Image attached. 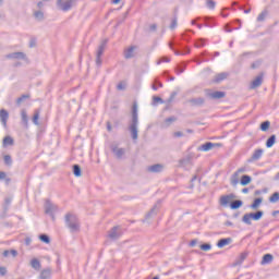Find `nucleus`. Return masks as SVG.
<instances>
[{
    "instance_id": "1",
    "label": "nucleus",
    "mask_w": 279,
    "mask_h": 279,
    "mask_svg": "<svg viewBox=\"0 0 279 279\" xmlns=\"http://www.w3.org/2000/svg\"><path fill=\"white\" fill-rule=\"evenodd\" d=\"M129 132L131 133V138L133 141H138V105L133 104L132 117L129 124Z\"/></svg>"
},
{
    "instance_id": "2",
    "label": "nucleus",
    "mask_w": 279,
    "mask_h": 279,
    "mask_svg": "<svg viewBox=\"0 0 279 279\" xmlns=\"http://www.w3.org/2000/svg\"><path fill=\"white\" fill-rule=\"evenodd\" d=\"M64 221L66 228L70 229V232H80V219H77V216L73 214H66L64 216Z\"/></svg>"
},
{
    "instance_id": "3",
    "label": "nucleus",
    "mask_w": 279,
    "mask_h": 279,
    "mask_svg": "<svg viewBox=\"0 0 279 279\" xmlns=\"http://www.w3.org/2000/svg\"><path fill=\"white\" fill-rule=\"evenodd\" d=\"M263 215H265V211L263 210L244 214L242 217V222L246 226H252V221H260V219H263Z\"/></svg>"
},
{
    "instance_id": "4",
    "label": "nucleus",
    "mask_w": 279,
    "mask_h": 279,
    "mask_svg": "<svg viewBox=\"0 0 279 279\" xmlns=\"http://www.w3.org/2000/svg\"><path fill=\"white\" fill-rule=\"evenodd\" d=\"M76 1L75 0H57L56 5L58 10H61V12H69L75 5Z\"/></svg>"
},
{
    "instance_id": "5",
    "label": "nucleus",
    "mask_w": 279,
    "mask_h": 279,
    "mask_svg": "<svg viewBox=\"0 0 279 279\" xmlns=\"http://www.w3.org/2000/svg\"><path fill=\"white\" fill-rule=\"evenodd\" d=\"M158 210H160V201H158L157 204H155L153 208L145 215L143 223H149V220L158 215Z\"/></svg>"
},
{
    "instance_id": "6",
    "label": "nucleus",
    "mask_w": 279,
    "mask_h": 279,
    "mask_svg": "<svg viewBox=\"0 0 279 279\" xmlns=\"http://www.w3.org/2000/svg\"><path fill=\"white\" fill-rule=\"evenodd\" d=\"M110 149L118 160H122L123 156H125V148H120L117 143H112Z\"/></svg>"
},
{
    "instance_id": "7",
    "label": "nucleus",
    "mask_w": 279,
    "mask_h": 279,
    "mask_svg": "<svg viewBox=\"0 0 279 279\" xmlns=\"http://www.w3.org/2000/svg\"><path fill=\"white\" fill-rule=\"evenodd\" d=\"M107 45H108V39L102 40L101 44L99 45L96 53V66H101V56H104V51H106Z\"/></svg>"
},
{
    "instance_id": "8",
    "label": "nucleus",
    "mask_w": 279,
    "mask_h": 279,
    "mask_svg": "<svg viewBox=\"0 0 279 279\" xmlns=\"http://www.w3.org/2000/svg\"><path fill=\"white\" fill-rule=\"evenodd\" d=\"M232 199H236V195H234L233 193L228 194V195H222V196H220L219 204L223 208H228V206H230V204H232Z\"/></svg>"
},
{
    "instance_id": "9",
    "label": "nucleus",
    "mask_w": 279,
    "mask_h": 279,
    "mask_svg": "<svg viewBox=\"0 0 279 279\" xmlns=\"http://www.w3.org/2000/svg\"><path fill=\"white\" fill-rule=\"evenodd\" d=\"M119 226H116L108 232V238L111 241H119V239H121V231H119Z\"/></svg>"
},
{
    "instance_id": "10",
    "label": "nucleus",
    "mask_w": 279,
    "mask_h": 279,
    "mask_svg": "<svg viewBox=\"0 0 279 279\" xmlns=\"http://www.w3.org/2000/svg\"><path fill=\"white\" fill-rule=\"evenodd\" d=\"M215 147H221V144L207 142L198 147V151H210V149H215Z\"/></svg>"
},
{
    "instance_id": "11",
    "label": "nucleus",
    "mask_w": 279,
    "mask_h": 279,
    "mask_svg": "<svg viewBox=\"0 0 279 279\" xmlns=\"http://www.w3.org/2000/svg\"><path fill=\"white\" fill-rule=\"evenodd\" d=\"M7 60H27L25 52H11L5 54Z\"/></svg>"
},
{
    "instance_id": "12",
    "label": "nucleus",
    "mask_w": 279,
    "mask_h": 279,
    "mask_svg": "<svg viewBox=\"0 0 279 279\" xmlns=\"http://www.w3.org/2000/svg\"><path fill=\"white\" fill-rule=\"evenodd\" d=\"M56 211H58V206L52 204L51 201H46V204H45V213H46V215H52Z\"/></svg>"
},
{
    "instance_id": "13",
    "label": "nucleus",
    "mask_w": 279,
    "mask_h": 279,
    "mask_svg": "<svg viewBox=\"0 0 279 279\" xmlns=\"http://www.w3.org/2000/svg\"><path fill=\"white\" fill-rule=\"evenodd\" d=\"M187 101L190 102V105L193 108H202V106H204V104H206V99H204L203 97L192 98Z\"/></svg>"
},
{
    "instance_id": "14",
    "label": "nucleus",
    "mask_w": 279,
    "mask_h": 279,
    "mask_svg": "<svg viewBox=\"0 0 279 279\" xmlns=\"http://www.w3.org/2000/svg\"><path fill=\"white\" fill-rule=\"evenodd\" d=\"M149 173H162L165 171V165L162 163H155L148 167Z\"/></svg>"
},
{
    "instance_id": "15",
    "label": "nucleus",
    "mask_w": 279,
    "mask_h": 279,
    "mask_svg": "<svg viewBox=\"0 0 279 279\" xmlns=\"http://www.w3.org/2000/svg\"><path fill=\"white\" fill-rule=\"evenodd\" d=\"M264 151L265 150H263V148L256 149L251 156V158L247 160V162H256V160H260V158H263Z\"/></svg>"
},
{
    "instance_id": "16",
    "label": "nucleus",
    "mask_w": 279,
    "mask_h": 279,
    "mask_svg": "<svg viewBox=\"0 0 279 279\" xmlns=\"http://www.w3.org/2000/svg\"><path fill=\"white\" fill-rule=\"evenodd\" d=\"M259 86H263V74L256 76V78L251 83L250 89L255 90V88H259Z\"/></svg>"
},
{
    "instance_id": "17",
    "label": "nucleus",
    "mask_w": 279,
    "mask_h": 279,
    "mask_svg": "<svg viewBox=\"0 0 279 279\" xmlns=\"http://www.w3.org/2000/svg\"><path fill=\"white\" fill-rule=\"evenodd\" d=\"M8 119H10V113L5 109L0 110V121L3 128H8Z\"/></svg>"
},
{
    "instance_id": "18",
    "label": "nucleus",
    "mask_w": 279,
    "mask_h": 279,
    "mask_svg": "<svg viewBox=\"0 0 279 279\" xmlns=\"http://www.w3.org/2000/svg\"><path fill=\"white\" fill-rule=\"evenodd\" d=\"M228 73L227 72H221L219 74H217L214 80H213V84H221V82H223V80H228Z\"/></svg>"
},
{
    "instance_id": "19",
    "label": "nucleus",
    "mask_w": 279,
    "mask_h": 279,
    "mask_svg": "<svg viewBox=\"0 0 279 279\" xmlns=\"http://www.w3.org/2000/svg\"><path fill=\"white\" fill-rule=\"evenodd\" d=\"M134 51H136V46H131L128 49H125L124 50L125 60H131V58H134Z\"/></svg>"
},
{
    "instance_id": "20",
    "label": "nucleus",
    "mask_w": 279,
    "mask_h": 279,
    "mask_svg": "<svg viewBox=\"0 0 279 279\" xmlns=\"http://www.w3.org/2000/svg\"><path fill=\"white\" fill-rule=\"evenodd\" d=\"M207 97H210V99H223L226 92L207 93Z\"/></svg>"
},
{
    "instance_id": "21",
    "label": "nucleus",
    "mask_w": 279,
    "mask_h": 279,
    "mask_svg": "<svg viewBox=\"0 0 279 279\" xmlns=\"http://www.w3.org/2000/svg\"><path fill=\"white\" fill-rule=\"evenodd\" d=\"M21 119H22V123H23L24 128H28L29 126V118L27 117V110H25V109L21 110Z\"/></svg>"
},
{
    "instance_id": "22",
    "label": "nucleus",
    "mask_w": 279,
    "mask_h": 279,
    "mask_svg": "<svg viewBox=\"0 0 279 279\" xmlns=\"http://www.w3.org/2000/svg\"><path fill=\"white\" fill-rule=\"evenodd\" d=\"M247 258V253H241L240 256L233 263V267H239L243 265V262Z\"/></svg>"
},
{
    "instance_id": "23",
    "label": "nucleus",
    "mask_w": 279,
    "mask_h": 279,
    "mask_svg": "<svg viewBox=\"0 0 279 279\" xmlns=\"http://www.w3.org/2000/svg\"><path fill=\"white\" fill-rule=\"evenodd\" d=\"M178 121V118L172 116L170 118H167L163 123L161 124V128L167 129L171 126V123H175Z\"/></svg>"
},
{
    "instance_id": "24",
    "label": "nucleus",
    "mask_w": 279,
    "mask_h": 279,
    "mask_svg": "<svg viewBox=\"0 0 279 279\" xmlns=\"http://www.w3.org/2000/svg\"><path fill=\"white\" fill-rule=\"evenodd\" d=\"M29 265L33 269H35V271H40V269L43 268V265L40 264V260H38V258H33Z\"/></svg>"
},
{
    "instance_id": "25",
    "label": "nucleus",
    "mask_w": 279,
    "mask_h": 279,
    "mask_svg": "<svg viewBox=\"0 0 279 279\" xmlns=\"http://www.w3.org/2000/svg\"><path fill=\"white\" fill-rule=\"evenodd\" d=\"M241 206H243V201L241 199H234V201H231L230 203L231 210H239Z\"/></svg>"
},
{
    "instance_id": "26",
    "label": "nucleus",
    "mask_w": 279,
    "mask_h": 279,
    "mask_svg": "<svg viewBox=\"0 0 279 279\" xmlns=\"http://www.w3.org/2000/svg\"><path fill=\"white\" fill-rule=\"evenodd\" d=\"M230 243H232V238L220 239L217 242V247H226V245H230Z\"/></svg>"
},
{
    "instance_id": "27",
    "label": "nucleus",
    "mask_w": 279,
    "mask_h": 279,
    "mask_svg": "<svg viewBox=\"0 0 279 279\" xmlns=\"http://www.w3.org/2000/svg\"><path fill=\"white\" fill-rule=\"evenodd\" d=\"M260 204H263V197H257L253 201V204L250 205V208L252 210H258Z\"/></svg>"
},
{
    "instance_id": "28",
    "label": "nucleus",
    "mask_w": 279,
    "mask_h": 279,
    "mask_svg": "<svg viewBox=\"0 0 279 279\" xmlns=\"http://www.w3.org/2000/svg\"><path fill=\"white\" fill-rule=\"evenodd\" d=\"M52 270L51 268H46L40 271L39 279H49L51 278Z\"/></svg>"
},
{
    "instance_id": "29",
    "label": "nucleus",
    "mask_w": 279,
    "mask_h": 279,
    "mask_svg": "<svg viewBox=\"0 0 279 279\" xmlns=\"http://www.w3.org/2000/svg\"><path fill=\"white\" fill-rule=\"evenodd\" d=\"M187 165H191V156H186V157L180 159L178 167L184 169L187 167Z\"/></svg>"
},
{
    "instance_id": "30",
    "label": "nucleus",
    "mask_w": 279,
    "mask_h": 279,
    "mask_svg": "<svg viewBox=\"0 0 279 279\" xmlns=\"http://www.w3.org/2000/svg\"><path fill=\"white\" fill-rule=\"evenodd\" d=\"M251 182H252V177H250L247 174H243L240 180L241 186H247V184H250Z\"/></svg>"
},
{
    "instance_id": "31",
    "label": "nucleus",
    "mask_w": 279,
    "mask_h": 279,
    "mask_svg": "<svg viewBox=\"0 0 279 279\" xmlns=\"http://www.w3.org/2000/svg\"><path fill=\"white\" fill-rule=\"evenodd\" d=\"M274 260V255L271 254H265L262 259V265H269Z\"/></svg>"
},
{
    "instance_id": "32",
    "label": "nucleus",
    "mask_w": 279,
    "mask_h": 279,
    "mask_svg": "<svg viewBox=\"0 0 279 279\" xmlns=\"http://www.w3.org/2000/svg\"><path fill=\"white\" fill-rule=\"evenodd\" d=\"M239 172H234L232 175H231V179H230V182H231V185L232 186H236L239 184Z\"/></svg>"
},
{
    "instance_id": "33",
    "label": "nucleus",
    "mask_w": 279,
    "mask_h": 279,
    "mask_svg": "<svg viewBox=\"0 0 279 279\" xmlns=\"http://www.w3.org/2000/svg\"><path fill=\"white\" fill-rule=\"evenodd\" d=\"M274 145H276V135H271L270 137H268V140L266 141V147L268 149H270V147H274Z\"/></svg>"
},
{
    "instance_id": "34",
    "label": "nucleus",
    "mask_w": 279,
    "mask_h": 279,
    "mask_svg": "<svg viewBox=\"0 0 279 279\" xmlns=\"http://www.w3.org/2000/svg\"><path fill=\"white\" fill-rule=\"evenodd\" d=\"M73 173H74L75 178H82V167H80V165H74Z\"/></svg>"
},
{
    "instance_id": "35",
    "label": "nucleus",
    "mask_w": 279,
    "mask_h": 279,
    "mask_svg": "<svg viewBox=\"0 0 279 279\" xmlns=\"http://www.w3.org/2000/svg\"><path fill=\"white\" fill-rule=\"evenodd\" d=\"M270 125H271V122H269V120L262 122L260 123L262 132H267V130H269Z\"/></svg>"
},
{
    "instance_id": "36",
    "label": "nucleus",
    "mask_w": 279,
    "mask_h": 279,
    "mask_svg": "<svg viewBox=\"0 0 279 279\" xmlns=\"http://www.w3.org/2000/svg\"><path fill=\"white\" fill-rule=\"evenodd\" d=\"M39 241H41V243L49 244V243H51V238H49V235L43 233L39 235Z\"/></svg>"
},
{
    "instance_id": "37",
    "label": "nucleus",
    "mask_w": 279,
    "mask_h": 279,
    "mask_svg": "<svg viewBox=\"0 0 279 279\" xmlns=\"http://www.w3.org/2000/svg\"><path fill=\"white\" fill-rule=\"evenodd\" d=\"M8 145H14V138H12L11 136H5L3 138V146L8 147Z\"/></svg>"
},
{
    "instance_id": "38",
    "label": "nucleus",
    "mask_w": 279,
    "mask_h": 279,
    "mask_svg": "<svg viewBox=\"0 0 279 279\" xmlns=\"http://www.w3.org/2000/svg\"><path fill=\"white\" fill-rule=\"evenodd\" d=\"M40 119V110H36L33 116L34 125H39L38 120Z\"/></svg>"
},
{
    "instance_id": "39",
    "label": "nucleus",
    "mask_w": 279,
    "mask_h": 279,
    "mask_svg": "<svg viewBox=\"0 0 279 279\" xmlns=\"http://www.w3.org/2000/svg\"><path fill=\"white\" fill-rule=\"evenodd\" d=\"M34 17L37 20V21H45V13H43V11H36L34 13Z\"/></svg>"
},
{
    "instance_id": "40",
    "label": "nucleus",
    "mask_w": 279,
    "mask_h": 279,
    "mask_svg": "<svg viewBox=\"0 0 279 279\" xmlns=\"http://www.w3.org/2000/svg\"><path fill=\"white\" fill-rule=\"evenodd\" d=\"M269 202L270 204H276L277 202H279V193L275 192L270 197H269Z\"/></svg>"
},
{
    "instance_id": "41",
    "label": "nucleus",
    "mask_w": 279,
    "mask_h": 279,
    "mask_svg": "<svg viewBox=\"0 0 279 279\" xmlns=\"http://www.w3.org/2000/svg\"><path fill=\"white\" fill-rule=\"evenodd\" d=\"M25 99H29V95L24 94V95H22L21 97H19V98L16 99V105H17V106H21V104H23Z\"/></svg>"
},
{
    "instance_id": "42",
    "label": "nucleus",
    "mask_w": 279,
    "mask_h": 279,
    "mask_svg": "<svg viewBox=\"0 0 279 279\" xmlns=\"http://www.w3.org/2000/svg\"><path fill=\"white\" fill-rule=\"evenodd\" d=\"M3 160H4V165H7V167H11V165H12V156L5 155L3 157Z\"/></svg>"
},
{
    "instance_id": "43",
    "label": "nucleus",
    "mask_w": 279,
    "mask_h": 279,
    "mask_svg": "<svg viewBox=\"0 0 279 279\" xmlns=\"http://www.w3.org/2000/svg\"><path fill=\"white\" fill-rule=\"evenodd\" d=\"M199 247L203 252H208L209 250H211L213 245H210L209 243H205L202 244Z\"/></svg>"
},
{
    "instance_id": "44",
    "label": "nucleus",
    "mask_w": 279,
    "mask_h": 279,
    "mask_svg": "<svg viewBox=\"0 0 279 279\" xmlns=\"http://www.w3.org/2000/svg\"><path fill=\"white\" fill-rule=\"evenodd\" d=\"M177 27H178V17L174 16L170 24V29H175Z\"/></svg>"
},
{
    "instance_id": "45",
    "label": "nucleus",
    "mask_w": 279,
    "mask_h": 279,
    "mask_svg": "<svg viewBox=\"0 0 279 279\" xmlns=\"http://www.w3.org/2000/svg\"><path fill=\"white\" fill-rule=\"evenodd\" d=\"M265 16H267V12L264 11L257 16V22L263 23V21H265Z\"/></svg>"
},
{
    "instance_id": "46",
    "label": "nucleus",
    "mask_w": 279,
    "mask_h": 279,
    "mask_svg": "<svg viewBox=\"0 0 279 279\" xmlns=\"http://www.w3.org/2000/svg\"><path fill=\"white\" fill-rule=\"evenodd\" d=\"M175 97H178V92H172L170 97L167 100V104H171V101H173V99H175Z\"/></svg>"
},
{
    "instance_id": "47",
    "label": "nucleus",
    "mask_w": 279,
    "mask_h": 279,
    "mask_svg": "<svg viewBox=\"0 0 279 279\" xmlns=\"http://www.w3.org/2000/svg\"><path fill=\"white\" fill-rule=\"evenodd\" d=\"M153 104H165V100L158 96L153 97Z\"/></svg>"
},
{
    "instance_id": "48",
    "label": "nucleus",
    "mask_w": 279,
    "mask_h": 279,
    "mask_svg": "<svg viewBox=\"0 0 279 279\" xmlns=\"http://www.w3.org/2000/svg\"><path fill=\"white\" fill-rule=\"evenodd\" d=\"M184 69H186V63L179 64L177 66V72L182 73L184 71Z\"/></svg>"
},
{
    "instance_id": "49",
    "label": "nucleus",
    "mask_w": 279,
    "mask_h": 279,
    "mask_svg": "<svg viewBox=\"0 0 279 279\" xmlns=\"http://www.w3.org/2000/svg\"><path fill=\"white\" fill-rule=\"evenodd\" d=\"M215 5L216 3L214 0H207V8H209V10H215Z\"/></svg>"
},
{
    "instance_id": "50",
    "label": "nucleus",
    "mask_w": 279,
    "mask_h": 279,
    "mask_svg": "<svg viewBox=\"0 0 279 279\" xmlns=\"http://www.w3.org/2000/svg\"><path fill=\"white\" fill-rule=\"evenodd\" d=\"M161 62H171V59L170 58H167V57H161L159 59V61L157 62V64H160Z\"/></svg>"
},
{
    "instance_id": "51",
    "label": "nucleus",
    "mask_w": 279,
    "mask_h": 279,
    "mask_svg": "<svg viewBox=\"0 0 279 279\" xmlns=\"http://www.w3.org/2000/svg\"><path fill=\"white\" fill-rule=\"evenodd\" d=\"M8 274V268L1 266L0 267V276H5Z\"/></svg>"
},
{
    "instance_id": "52",
    "label": "nucleus",
    "mask_w": 279,
    "mask_h": 279,
    "mask_svg": "<svg viewBox=\"0 0 279 279\" xmlns=\"http://www.w3.org/2000/svg\"><path fill=\"white\" fill-rule=\"evenodd\" d=\"M173 136H175V138H182V136H184V133H182L181 131L174 132Z\"/></svg>"
},
{
    "instance_id": "53",
    "label": "nucleus",
    "mask_w": 279,
    "mask_h": 279,
    "mask_svg": "<svg viewBox=\"0 0 279 279\" xmlns=\"http://www.w3.org/2000/svg\"><path fill=\"white\" fill-rule=\"evenodd\" d=\"M260 66V61L253 62L251 69H258Z\"/></svg>"
},
{
    "instance_id": "54",
    "label": "nucleus",
    "mask_w": 279,
    "mask_h": 279,
    "mask_svg": "<svg viewBox=\"0 0 279 279\" xmlns=\"http://www.w3.org/2000/svg\"><path fill=\"white\" fill-rule=\"evenodd\" d=\"M195 47H204V39H198L195 44Z\"/></svg>"
},
{
    "instance_id": "55",
    "label": "nucleus",
    "mask_w": 279,
    "mask_h": 279,
    "mask_svg": "<svg viewBox=\"0 0 279 279\" xmlns=\"http://www.w3.org/2000/svg\"><path fill=\"white\" fill-rule=\"evenodd\" d=\"M117 89H118V90H125V85H123V83H119V84L117 85Z\"/></svg>"
},
{
    "instance_id": "56",
    "label": "nucleus",
    "mask_w": 279,
    "mask_h": 279,
    "mask_svg": "<svg viewBox=\"0 0 279 279\" xmlns=\"http://www.w3.org/2000/svg\"><path fill=\"white\" fill-rule=\"evenodd\" d=\"M149 29H150V32H156V29H158V25L151 24V25L149 26Z\"/></svg>"
},
{
    "instance_id": "57",
    "label": "nucleus",
    "mask_w": 279,
    "mask_h": 279,
    "mask_svg": "<svg viewBox=\"0 0 279 279\" xmlns=\"http://www.w3.org/2000/svg\"><path fill=\"white\" fill-rule=\"evenodd\" d=\"M10 204H12V198H11V197L5 198V199H4V205H5V206H10Z\"/></svg>"
},
{
    "instance_id": "58",
    "label": "nucleus",
    "mask_w": 279,
    "mask_h": 279,
    "mask_svg": "<svg viewBox=\"0 0 279 279\" xmlns=\"http://www.w3.org/2000/svg\"><path fill=\"white\" fill-rule=\"evenodd\" d=\"M13 258H16L19 256V252L16 250H11V253Z\"/></svg>"
},
{
    "instance_id": "59",
    "label": "nucleus",
    "mask_w": 279,
    "mask_h": 279,
    "mask_svg": "<svg viewBox=\"0 0 279 279\" xmlns=\"http://www.w3.org/2000/svg\"><path fill=\"white\" fill-rule=\"evenodd\" d=\"M197 245V240H192L190 242V247H195Z\"/></svg>"
},
{
    "instance_id": "60",
    "label": "nucleus",
    "mask_w": 279,
    "mask_h": 279,
    "mask_svg": "<svg viewBox=\"0 0 279 279\" xmlns=\"http://www.w3.org/2000/svg\"><path fill=\"white\" fill-rule=\"evenodd\" d=\"M10 254H11V251L5 250V251L2 253V256H4V258H8V256H10Z\"/></svg>"
},
{
    "instance_id": "61",
    "label": "nucleus",
    "mask_w": 279,
    "mask_h": 279,
    "mask_svg": "<svg viewBox=\"0 0 279 279\" xmlns=\"http://www.w3.org/2000/svg\"><path fill=\"white\" fill-rule=\"evenodd\" d=\"M29 47H31V49H34V47H36V40H31Z\"/></svg>"
},
{
    "instance_id": "62",
    "label": "nucleus",
    "mask_w": 279,
    "mask_h": 279,
    "mask_svg": "<svg viewBox=\"0 0 279 279\" xmlns=\"http://www.w3.org/2000/svg\"><path fill=\"white\" fill-rule=\"evenodd\" d=\"M25 245H32V238L25 239Z\"/></svg>"
},
{
    "instance_id": "63",
    "label": "nucleus",
    "mask_w": 279,
    "mask_h": 279,
    "mask_svg": "<svg viewBox=\"0 0 279 279\" xmlns=\"http://www.w3.org/2000/svg\"><path fill=\"white\" fill-rule=\"evenodd\" d=\"M235 173H238V175H240V173H245V168L238 169Z\"/></svg>"
},
{
    "instance_id": "64",
    "label": "nucleus",
    "mask_w": 279,
    "mask_h": 279,
    "mask_svg": "<svg viewBox=\"0 0 279 279\" xmlns=\"http://www.w3.org/2000/svg\"><path fill=\"white\" fill-rule=\"evenodd\" d=\"M5 177H7L5 172H0V180H5Z\"/></svg>"
}]
</instances>
